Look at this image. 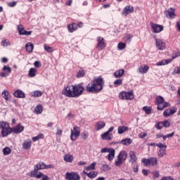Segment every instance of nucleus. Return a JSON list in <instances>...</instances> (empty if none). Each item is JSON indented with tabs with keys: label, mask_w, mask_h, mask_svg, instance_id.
I'll return each mask as SVG.
<instances>
[{
	"label": "nucleus",
	"mask_w": 180,
	"mask_h": 180,
	"mask_svg": "<svg viewBox=\"0 0 180 180\" xmlns=\"http://www.w3.org/2000/svg\"><path fill=\"white\" fill-rule=\"evenodd\" d=\"M142 110H143V112H145V113H146V115H151L153 108L151 107L144 106V107H143Z\"/></svg>",
	"instance_id": "38"
},
{
	"label": "nucleus",
	"mask_w": 180,
	"mask_h": 180,
	"mask_svg": "<svg viewBox=\"0 0 180 180\" xmlns=\"http://www.w3.org/2000/svg\"><path fill=\"white\" fill-rule=\"evenodd\" d=\"M162 123L163 124L164 127H169V126H171V124L168 120H165L162 122Z\"/></svg>",
	"instance_id": "54"
},
{
	"label": "nucleus",
	"mask_w": 180,
	"mask_h": 180,
	"mask_svg": "<svg viewBox=\"0 0 180 180\" xmlns=\"http://www.w3.org/2000/svg\"><path fill=\"white\" fill-rule=\"evenodd\" d=\"M165 15L168 19H174L175 18V8H169L167 11L165 12Z\"/></svg>",
	"instance_id": "14"
},
{
	"label": "nucleus",
	"mask_w": 180,
	"mask_h": 180,
	"mask_svg": "<svg viewBox=\"0 0 180 180\" xmlns=\"http://www.w3.org/2000/svg\"><path fill=\"white\" fill-rule=\"evenodd\" d=\"M67 27L69 33H74L75 30H78V24L72 22V24L68 25Z\"/></svg>",
	"instance_id": "17"
},
{
	"label": "nucleus",
	"mask_w": 180,
	"mask_h": 180,
	"mask_svg": "<svg viewBox=\"0 0 180 180\" xmlns=\"http://www.w3.org/2000/svg\"><path fill=\"white\" fill-rule=\"evenodd\" d=\"M34 47V46L33 45V44L30 42L27 43L25 45L26 51L27 53H32V51H33Z\"/></svg>",
	"instance_id": "34"
},
{
	"label": "nucleus",
	"mask_w": 180,
	"mask_h": 180,
	"mask_svg": "<svg viewBox=\"0 0 180 180\" xmlns=\"http://www.w3.org/2000/svg\"><path fill=\"white\" fill-rule=\"evenodd\" d=\"M125 38L127 39V40L128 41H131V39H133V35L130 34H127L125 37Z\"/></svg>",
	"instance_id": "58"
},
{
	"label": "nucleus",
	"mask_w": 180,
	"mask_h": 180,
	"mask_svg": "<svg viewBox=\"0 0 180 180\" xmlns=\"http://www.w3.org/2000/svg\"><path fill=\"white\" fill-rule=\"evenodd\" d=\"M34 167H35V168L38 169V171H40V169H46V163L40 162L38 164L35 165Z\"/></svg>",
	"instance_id": "32"
},
{
	"label": "nucleus",
	"mask_w": 180,
	"mask_h": 180,
	"mask_svg": "<svg viewBox=\"0 0 180 180\" xmlns=\"http://www.w3.org/2000/svg\"><path fill=\"white\" fill-rule=\"evenodd\" d=\"M89 136V134L86 131H84L82 134L81 137L83 139V140H86L88 137Z\"/></svg>",
	"instance_id": "51"
},
{
	"label": "nucleus",
	"mask_w": 180,
	"mask_h": 180,
	"mask_svg": "<svg viewBox=\"0 0 180 180\" xmlns=\"http://www.w3.org/2000/svg\"><path fill=\"white\" fill-rule=\"evenodd\" d=\"M12 133H14L15 134H19L20 133H22L23 130H25V127L22 126L21 124H18L17 126L11 128Z\"/></svg>",
	"instance_id": "13"
},
{
	"label": "nucleus",
	"mask_w": 180,
	"mask_h": 180,
	"mask_svg": "<svg viewBox=\"0 0 180 180\" xmlns=\"http://www.w3.org/2000/svg\"><path fill=\"white\" fill-rule=\"evenodd\" d=\"M30 176L31 178H37V179H40V178L43 176V173L39 172V169H37L36 167L34 166V170L30 172Z\"/></svg>",
	"instance_id": "12"
},
{
	"label": "nucleus",
	"mask_w": 180,
	"mask_h": 180,
	"mask_svg": "<svg viewBox=\"0 0 180 180\" xmlns=\"http://www.w3.org/2000/svg\"><path fill=\"white\" fill-rule=\"evenodd\" d=\"M37 73V70L34 68H31L28 72V77H30V78H33L36 77Z\"/></svg>",
	"instance_id": "31"
},
{
	"label": "nucleus",
	"mask_w": 180,
	"mask_h": 180,
	"mask_svg": "<svg viewBox=\"0 0 180 180\" xmlns=\"http://www.w3.org/2000/svg\"><path fill=\"white\" fill-rule=\"evenodd\" d=\"M169 63H171V60H162V61L157 63L156 65H167V64H169Z\"/></svg>",
	"instance_id": "41"
},
{
	"label": "nucleus",
	"mask_w": 180,
	"mask_h": 180,
	"mask_svg": "<svg viewBox=\"0 0 180 180\" xmlns=\"http://www.w3.org/2000/svg\"><path fill=\"white\" fill-rule=\"evenodd\" d=\"M12 133V128H11V127H8L7 128H4V129H1V136L2 137H8V136H9V134H11Z\"/></svg>",
	"instance_id": "19"
},
{
	"label": "nucleus",
	"mask_w": 180,
	"mask_h": 180,
	"mask_svg": "<svg viewBox=\"0 0 180 180\" xmlns=\"http://www.w3.org/2000/svg\"><path fill=\"white\" fill-rule=\"evenodd\" d=\"M97 44L96 46V49L98 50V51H102L104 50L105 47H106V43H105V39L102 37H98L96 38Z\"/></svg>",
	"instance_id": "9"
},
{
	"label": "nucleus",
	"mask_w": 180,
	"mask_h": 180,
	"mask_svg": "<svg viewBox=\"0 0 180 180\" xmlns=\"http://www.w3.org/2000/svg\"><path fill=\"white\" fill-rule=\"evenodd\" d=\"M18 32L22 36H30L32 34V31H26L23 27H19Z\"/></svg>",
	"instance_id": "27"
},
{
	"label": "nucleus",
	"mask_w": 180,
	"mask_h": 180,
	"mask_svg": "<svg viewBox=\"0 0 180 180\" xmlns=\"http://www.w3.org/2000/svg\"><path fill=\"white\" fill-rule=\"evenodd\" d=\"M156 46L158 50H164L165 49V42L162 39L155 38Z\"/></svg>",
	"instance_id": "16"
},
{
	"label": "nucleus",
	"mask_w": 180,
	"mask_h": 180,
	"mask_svg": "<svg viewBox=\"0 0 180 180\" xmlns=\"http://www.w3.org/2000/svg\"><path fill=\"white\" fill-rule=\"evenodd\" d=\"M41 180H50V178L49 177V176L44 174L42 173V176H41Z\"/></svg>",
	"instance_id": "62"
},
{
	"label": "nucleus",
	"mask_w": 180,
	"mask_h": 180,
	"mask_svg": "<svg viewBox=\"0 0 180 180\" xmlns=\"http://www.w3.org/2000/svg\"><path fill=\"white\" fill-rule=\"evenodd\" d=\"M1 44L4 47H6V46H11V41H9V39H4L2 41Z\"/></svg>",
	"instance_id": "48"
},
{
	"label": "nucleus",
	"mask_w": 180,
	"mask_h": 180,
	"mask_svg": "<svg viewBox=\"0 0 180 180\" xmlns=\"http://www.w3.org/2000/svg\"><path fill=\"white\" fill-rule=\"evenodd\" d=\"M56 136H63V130L60 127L57 128Z\"/></svg>",
	"instance_id": "55"
},
{
	"label": "nucleus",
	"mask_w": 180,
	"mask_h": 180,
	"mask_svg": "<svg viewBox=\"0 0 180 180\" xmlns=\"http://www.w3.org/2000/svg\"><path fill=\"white\" fill-rule=\"evenodd\" d=\"M141 162L145 167H150V165H151V167H155V165H158V159L155 157H150L148 159L143 158Z\"/></svg>",
	"instance_id": "5"
},
{
	"label": "nucleus",
	"mask_w": 180,
	"mask_h": 180,
	"mask_svg": "<svg viewBox=\"0 0 180 180\" xmlns=\"http://www.w3.org/2000/svg\"><path fill=\"white\" fill-rule=\"evenodd\" d=\"M165 149H160L159 151L158 152V155L160 158H162L167 154Z\"/></svg>",
	"instance_id": "45"
},
{
	"label": "nucleus",
	"mask_w": 180,
	"mask_h": 180,
	"mask_svg": "<svg viewBox=\"0 0 180 180\" xmlns=\"http://www.w3.org/2000/svg\"><path fill=\"white\" fill-rule=\"evenodd\" d=\"M1 63H8V59H7V58H1Z\"/></svg>",
	"instance_id": "63"
},
{
	"label": "nucleus",
	"mask_w": 180,
	"mask_h": 180,
	"mask_svg": "<svg viewBox=\"0 0 180 180\" xmlns=\"http://www.w3.org/2000/svg\"><path fill=\"white\" fill-rule=\"evenodd\" d=\"M11 153H12L11 148L6 147L3 149L4 155H9V154H11Z\"/></svg>",
	"instance_id": "44"
},
{
	"label": "nucleus",
	"mask_w": 180,
	"mask_h": 180,
	"mask_svg": "<svg viewBox=\"0 0 180 180\" xmlns=\"http://www.w3.org/2000/svg\"><path fill=\"white\" fill-rule=\"evenodd\" d=\"M101 153H108V155L105 157L108 161H113L115 160V154L116 150L112 148H103L101 149Z\"/></svg>",
	"instance_id": "7"
},
{
	"label": "nucleus",
	"mask_w": 180,
	"mask_h": 180,
	"mask_svg": "<svg viewBox=\"0 0 180 180\" xmlns=\"http://www.w3.org/2000/svg\"><path fill=\"white\" fill-rule=\"evenodd\" d=\"M66 180H81V176L75 172H67L65 174Z\"/></svg>",
	"instance_id": "10"
},
{
	"label": "nucleus",
	"mask_w": 180,
	"mask_h": 180,
	"mask_svg": "<svg viewBox=\"0 0 180 180\" xmlns=\"http://www.w3.org/2000/svg\"><path fill=\"white\" fill-rule=\"evenodd\" d=\"M1 96L6 101H11V99H12V95H11V93H9V91L8 90H4L1 93Z\"/></svg>",
	"instance_id": "18"
},
{
	"label": "nucleus",
	"mask_w": 180,
	"mask_h": 180,
	"mask_svg": "<svg viewBox=\"0 0 180 180\" xmlns=\"http://www.w3.org/2000/svg\"><path fill=\"white\" fill-rule=\"evenodd\" d=\"M127 159V153L124 150H121L115 160V165L116 167H120L124 160Z\"/></svg>",
	"instance_id": "6"
},
{
	"label": "nucleus",
	"mask_w": 180,
	"mask_h": 180,
	"mask_svg": "<svg viewBox=\"0 0 180 180\" xmlns=\"http://www.w3.org/2000/svg\"><path fill=\"white\" fill-rule=\"evenodd\" d=\"M95 167H96V163L93 162L88 167H86L84 169L86 171H94V169H95Z\"/></svg>",
	"instance_id": "40"
},
{
	"label": "nucleus",
	"mask_w": 180,
	"mask_h": 180,
	"mask_svg": "<svg viewBox=\"0 0 180 180\" xmlns=\"http://www.w3.org/2000/svg\"><path fill=\"white\" fill-rule=\"evenodd\" d=\"M131 143H133V140H131V139L130 138L122 139L121 141V144H122L123 146H130Z\"/></svg>",
	"instance_id": "36"
},
{
	"label": "nucleus",
	"mask_w": 180,
	"mask_h": 180,
	"mask_svg": "<svg viewBox=\"0 0 180 180\" xmlns=\"http://www.w3.org/2000/svg\"><path fill=\"white\" fill-rule=\"evenodd\" d=\"M81 134V128L79 127L74 126L73 129H71L70 140L75 141Z\"/></svg>",
	"instance_id": "8"
},
{
	"label": "nucleus",
	"mask_w": 180,
	"mask_h": 180,
	"mask_svg": "<svg viewBox=\"0 0 180 180\" xmlns=\"http://www.w3.org/2000/svg\"><path fill=\"white\" fill-rule=\"evenodd\" d=\"M43 95V92L40 90L34 91L32 96H34V98H40Z\"/></svg>",
	"instance_id": "37"
},
{
	"label": "nucleus",
	"mask_w": 180,
	"mask_h": 180,
	"mask_svg": "<svg viewBox=\"0 0 180 180\" xmlns=\"http://www.w3.org/2000/svg\"><path fill=\"white\" fill-rule=\"evenodd\" d=\"M150 25L151 26V29L153 32V33H161L162 30H164V26L161 25H158L157 23H154L153 22H150Z\"/></svg>",
	"instance_id": "11"
},
{
	"label": "nucleus",
	"mask_w": 180,
	"mask_h": 180,
	"mask_svg": "<svg viewBox=\"0 0 180 180\" xmlns=\"http://www.w3.org/2000/svg\"><path fill=\"white\" fill-rule=\"evenodd\" d=\"M54 169V165H46L45 169Z\"/></svg>",
	"instance_id": "61"
},
{
	"label": "nucleus",
	"mask_w": 180,
	"mask_h": 180,
	"mask_svg": "<svg viewBox=\"0 0 180 180\" xmlns=\"http://www.w3.org/2000/svg\"><path fill=\"white\" fill-rule=\"evenodd\" d=\"M105 82L102 77H96L86 86V91L89 94H98L103 89Z\"/></svg>",
	"instance_id": "2"
},
{
	"label": "nucleus",
	"mask_w": 180,
	"mask_h": 180,
	"mask_svg": "<svg viewBox=\"0 0 180 180\" xmlns=\"http://www.w3.org/2000/svg\"><path fill=\"white\" fill-rule=\"evenodd\" d=\"M16 1H12V2H9L8 4V6H10V8H13V6H16Z\"/></svg>",
	"instance_id": "59"
},
{
	"label": "nucleus",
	"mask_w": 180,
	"mask_h": 180,
	"mask_svg": "<svg viewBox=\"0 0 180 180\" xmlns=\"http://www.w3.org/2000/svg\"><path fill=\"white\" fill-rule=\"evenodd\" d=\"M34 67H36V68H40V66L41 65V63H40V61H39V60H36L34 63Z\"/></svg>",
	"instance_id": "56"
},
{
	"label": "nucleus",
	"mask_w": 180,
	"mask_h": 180,
	"mask_svg": "<svg viewBox=\"0 0 180 180\" xmlns=\"http://www.w3.org/2000/svg\"><path fill=\"white\" fill-rule=\"evenodd\" d=\"M63 160L65 162H72L74 161V156L70 153H68L64 155Z\"/></svg>",
	"instance_id": "29"
},
{
	"label": "nucleus",
	"mask_w": 180,
	"mask_h": 180,
	"mask_svg": "<svg viewBox=\"0 0 180 180\" xmlns=\"http://www.w3.org/2000/svg\"><path fill=\"white\" fill-rule=\"evenodd\" d=\"M133 169L134 172H139V165L137 163L134 165Z\"/></svg>",
	"instance_id": "60"
},
{
	"label": "nucleus",
	"mask_w": 180,
	"mask_h": 180,
	"mask_svg": "<svg viewBox=\"0 0 180 180\" xmlns=\"http://www.w3.org/2000/svg\"><path fill=\"white\" fill-rule=\"evenodd\" d=\"M155 102L158 105V110H163L165 108H169V103L165 102L164 98L161 96L156 97Z\"/></svg>",
	"instance_id": "4"
},
{
	"label": "nucleus",
	"mask_w": 180,
	"mask_h": 180,
	"mask_svg": "<svg viewBox=\"0 0 180 180\" xmlns=\"http://www.w3.org/2000/svg\"><path fill=\"white\" fill-rule=\"evenodd\" d=\"M83 174L84 175H86V176H88V178H89L90 179H94V178H96V176H98V172L96 171L90 172L89 173H88L85 170H84Z\"/></svg>",
	"instance_id": "22"
},
{
	"label": "nucleus",
	"mask_w": 180,
	"mask_h": 180,
	"mask_svg": "<svg viewBox=\"0 0 180 180\" xmlns=\"http://www.w3.org/2000/svg\"><path fill=\"white\" fill-rule=\"evenodd\" d=\"M22 146L23 150H30L32 148V141H24Z\"/></svg>",
	"instance_id": "26"
},
{
	"label": "nucleus",
	"mask_w": 180,
	"mask_h": 180,
	"mask_svg": "<svg viewBox=\"0 0 180 180\" xmlns=\"http://www.w3.org/2000/svg\"><path fill=\"white\" fill-rule=\"evenodd\" d=\"M44 50H46V51H48V53H53V48L46 44L44 45Z\"/></svg>",
	"instance_id": "52"
},
{
	"label": "nucleus",
	"mask_w": 180,
	"mask_h": 180,
	"mask_svg": "<svg viewBox=\"0 0 180 180\" xmlns=\"http://www.w3.org/2000/svg\"><path fill=\"white\" fill-rule=\"evenodd\" d=\"M139 139H144L145 137H147V133L145 132H141L139 135Z\"/></svg>",
	"instance_id": "57"
},
{
	"label": "nucleus",
	"mask_w": 180,
	"mask_h": 180,
	"mask_svg": "<svg viewBox=\"0 0 180 180\" xmlns=\"http://www.w3.org/2000/svg\"><path fill=\"white\" fill-rule=\"evenodd\" d=\"M102 140H108L110 141L113 139V135L112 134H109V132H105L101 135Z\"/></svg>",
	"instance_id": "25"
},
{
	"label": "nucleus",
	"mask_w": 180,
	"mask_h": 180,
	"mask_svg": "<svg viewBox=\"0 0 180 180\" xmlns=\"http://www.w3.org/2000/svg\"><path fill=\"white\" fill-rule=\"evenodd\" d=\"M129 162L131 164H135L136 162H137V160H139V158H137V156L136 155V152L134 150H130L129 153Z\"/></svg>",
	"instance_id": "15"
},
{
	"label": "nucleus",
	"mask_w": 180,
	"mask_h": 180,
	"mask_svg": "<svg viewBox=\"0 0 180 180\" xmlns=\"http://www.w3.org/2000/svg\"><path fill=\"white\" fill-rule=\"evenodd\" d=\"M126 49V43L124 42H120L117 44V49L118 50H124Z\"/></svg>",
	"instance_id": "43"
},
{
	"label": "nucleus",
	"mask_w": 180,
	"mask_h": 180,
	"mask_svg": "<svg viewBox=\"0 0 180 180\" xmlns=\"http://www.w3.org/2000/svg\"><path fill=\"white\" fill-rule=\"evenodd\" d=\"M105 126H106V123L100 121L96 123V131H99V130H102V129H103V127H105Z\"/></svg>",
	"instance_id": "30"
},
{
	"label": "nucleus",
	"mask_w": 180,
	"mask_h": 180,
	"mask_svg": "<svg viewBox=\"0 0 180 180\" xmlns=\"http://www.w3.org/2000/svg\"><path fill=\"white\" fill-rule=\"evenodd\" d=\"M77 78H82V77H85V70L80 69L77 73Z\"/></svg>",
	"instance_id": "39"
},
{
	"label": "nucleus",
	"mask_w": 180,
	"mask_h": 180,
	"mask_svg": "<svg viewBox=\"0 0 180 180\" xmlns=\"http://www.w3.org/2000/svg\"><path fill=\"white\" fill-rule=\"evenodd\" d=\"M13 96L15 98H26V95L25 94V93L20 90V89H18L16 90L14 93H13Z\"/></svg>",
	"instance_id": "20"
},
{
	"label": "nucleus",
	"mask_w": 180,
	"mask_h": 180,
	"mask_svg": "<svg viewBox=\"0 0 180 180\" xmlns=\"http://www.w3.org/2000/svg\"><path fill=\"white\" fill-rule=\"evenodd\" d=\"M119 98L122 101H133L134 99V91L133 90L129 91H122L120 92Z\"/></svg>",
	"instance_id": "3"
},
{
	"label": "nucleus",
	"mask_w": 180,
	"mask_h": 180,
	"mask_svg": "<svg viewBox=\"0 0 180 180\" xmlns=\"http://www.w3.org/2000/svg\"><path fill=\"white\" fill-rule=\"evenodd\" d=\"M176 112V109L172 108V109H167L163 112V116L165 117H168V116H171V115H174Z\"/></svg>",
	"instance_id": "23"
},
{
	"label": "nucleus",
	"mask_w": 180,
	"mask_h": 180,
	"mask_svg": "<svg viewBox=\"0 0 180 180\" xmlns=\"http://www.w3.org/2000/svg\"><path fill=\"white\" fill-rule=\"evenodd\" d=\"M155 127H156V129H158V130H161V129H162V127H164L162 122H158L155 124Z\"/></svg>",
	"instance_id": "50"
},
{
	"label": "nucleus",
	"mask_w": 180,
	"mask_h": 180,
	"mask_svg": "<svg viewBox=\"0 0 180 180\" xmlns=\"http://www.w3.org/2000/svg\"><path fill=\"white\" fill-rule=\"evenodd\" d=\"M127 130H129V127L120 126L117 129L118 134H123V133L127 131Z\"/></svg>",
	"instance_id": "35"
},
{
	"label": "nucleus",
	"mask_w": 180,
	"mask_h": 180,
	"mask_svg": "<svg viewBox=\"0 0 180 180\" xmlns=\"http://www.w3.org/2000/svg\"><path fill=\"white\" fill-rule=\"evenodd\" d=\"M156 146L160 149L165 148H165H167V146L164 145L163 143H156Z\"/></svg>",
	"instance_id": "53"
},
{
	"label": "nucleus",
	"mask_w": 180,
	"mask_h": 180,
	"mask_svg": "<svg viewBox=\"0 0 180 180\" xmlns=\"http://www.w3.org/2000/svg\"><path fill=\"white\" fill-rule=\"evenodd\" d=\"M3 71H6L9 74H11V72H12V69L8 65H4L3 68Z\"/></svg>",
	"instance_id": "49"
},
{
	"label": "nucleus",
	"mask_w": 180,
	"mask_h": 180,
	"mask_svg": "<svg viewBox=\"0 0 180 180\" xmlns=\"http://www.w3.org/2000/svg\"><path fill=\"white\" fill-rule=\"evenodd\" d=\"M150 70V67L147 65H142L139 68L138 71L140 74H147V72Z\"/></svg>",
	"instance_id": "24"
},
{
	"label": "nucleus",
	"mask_w": 180,
	"mask_h": 180,
	"mask_svg": "<svg viewBox=\"0 0 180 180\" xmlns=\"http://www.w3.org/2000/svg\"><path fill=\"white\" fill-rule=\"evenodd\" d=\"M34 112L35 115H41L43 113V106L38 105L35 107Z\"/></svg>",
	"instance_id": "33"
},
{
	"label": "nucleus",
	"mask_w": 180,
	"mask_h": 180,
	"mask_svg": "<svg viewBox=\"0 0 180 180\" xmlns=\"http://www.w3.org/2000/svg\"><path fill=\"white\" fill-rule=\"evenodd\" d=\"M152 175H153V179H157V178H160V172L159 171L152 172Z\"/></svg>",
	"instance_id": "47"
},
{
	"label": "nucleus",
	"mask_w": 180,
	"mask_h": 180,
	"mask_svg": "<svg viewBox=\"0 0 180 180\" xmlns=\"http://www.w3.org/2000/svg\"><path fill=\"white\" fill-rule=\"evenodd\" d=\"M10 127L9 124L6 122L0 121V129L4 130V129H6L7 127Z\"/></svg>",
	"instance_id": "42"
},
{
	"label": "nucleus",
	"mask_w": 180,
	"mask_h": 180,
	"mask_svg": "<svg viewBox=\"0 0 180 180\" xmlns=\"http://www.w3.org/2000/svg\"><path fill=\"white\" fill-rule=\"evenodd\" d=\"M123 84V79H118L114 82L115 86H120Z\"/></svg>",
	"instance_id": "46"
},
{
	"label": "nucleus",
	"mask_w": 180,
	"mask_h": 180,
	"mask_svg": "<svg viewBox=\"0 0 180 180\" xmlns=\"http://www.w3.org/2000/svg\"><path fill=\"white\" fill-rule=\"evenodd\" d=\"M115 78H122L124 75V69H120L115 71L113 74Z\"/></svg>",
	"instance_id": "28"
},
{
	"label": "nucleus",
	"mask_w": 180,
	"mask_h": 180,
	"mask_svg": "<svg viewBox=\"0 0 180 180\" xmlns=\"http://www.w3.org/2000/svg\"><path fill=\"white\" fill-rule=\"evenodd\" d=\"M176 27L178 30L180 32V21H178L176 23Z\"/></svg>",
	"instance_id": "64"
},
{
	"label": "nucleus",
	"mask_w": 180,
	"mask_h": 180,
	"mask_svg": "<svg viewBox=\"0 0 180 180\" xmlns=\"http://www.w3.org/2000/svg\"><path fill=\"white\" fill-rule=\"evenodd\" d=\"M84 91H85V87L82 84L68 85L63 89L62 95L67 98H79L84 94Z\"/></svg>",
	"instance_id": "1"
},
{
	"label": "nucleus",
	"mask_w": 180,
	"mask_h": 180,
	"mask_svg": "<svg viewBox=\"0 0 180 180\" xmlns=\"http://www.w3.org/2000/svg\"><path fill=\"white\" fill-rule=\"evenodd\" d=\"M134 11V8L131 6H127L123 9V14L125 15V16H127V15H130V13H133Z\"/></svg>",
	"instance_id": "21"
}]
</instances>
